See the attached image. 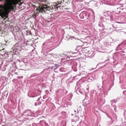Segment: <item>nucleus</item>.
Returning a JSON list of instances; mask_svg holds the SVG:
<instances>
[{
    "instance_id": "8",
    "label": "nucleus",
    "mask_w": 126,
    "mask_h": 126,
    "mask_svg": "<svg viewBox=\"0 0 126 126\" xmlns=\"http://www.w3.org/2000/svg\"><path fill=\"white\" fill-rule=\"evenodd\" d=\"M87 90H88L89 88H87Z\"/></svg>"
},
{
    "instance_id": "9",
    "label": "nucleus",
    "mask_w": 126,
    "mask_h": 126,
    "mask_svg": "<svg viewBox=\"0 0 126 126\" xmlns=\"http://www.w3.org/2000/svg\"><path fill=\"white\" fill-rule=\"evenodd\" d=\"M76 110H75V112H76Z\"/></svg>"
},
{
    "instance_id": "5",
    "label": "nucleus",
    "mask_w": 126,
    "mask_h": 126,
    "mask_svg": "<svg viewBox=\"0 0 126 126\" xmlns=\"http://www.w3.org/2000/svg\"><path fill=\"white\" fill-rule=\"evenodd\" d=\"M57 55L58 57H60L61 56V55L60 54H57Z\"/></svg>"
},
{
    "instance_id": "4",
    "label": "nucleus",
    "mask_w": 126,
    "mask_h": 126,
    "mask_svg": "<svg viewBox=\"0 0 126 126\" xmlns=\"http://www.w3.org/2000/svg\"><path fill=\"white\" fill-rule=\"evenodd\" d=\"M83 13H81L80 15V16L81 18L83 19L84 18V16L83 15Z\"/></svg>"
},
{
    "instance_id": "2",
    "label": "nucleus",
    "mask_w": 126,
    "mask_h": 126,
    "mask_svg": "<svg viewBox=\"0 0 126 126\" xmlns=\"http://www.w3.org/2000/svg\"><path fill=\"white\" fill-rule=\"evenodd\" d=\"M50 8L49 6L47 4H42L39 5L37 9V13H38L39 12L42 13L43 12H45L46 11L49 9Z\"/></svg>"
},
{
    "instance_id": "1",
    "label": "nucleus",
    "mask_w": 126,
    "mask_h": 126,
    "mask_svg": "<svg viewBox=\"0 0 126 126\" xmlns=\"http://www.w3.org/2000/svg\"><path fill=\"white\" fill-rule=\"evenodd\" d=\"M6 3L5 8L0 6V15H3L4 11L8 14L11 10L14 9V6L17 4L18 2V0H5Z\"/></svg>"
},
{
    "instance_id": "3",
    "label": "nucleus",
    "mask_w": 126,
    "mask_h": 126,
    "mask_svg": "<svg viewBox=\"0 0 126 126\" xmlns=\"http://www.w3.org/2000/svg\"><path fill=\"white\" fill-rule=\"evenodd\" d=\"M75 50H76V51L75 52H72V51H71L70 52H69L67 54H68V53H72V54H74V53H77V49H75Z\"/></svg>"
},
{
    "instance_id": "7",
    "label": "nucleus",
    "mask_w": 126,
    "mask_h": 126,
    "mask_svg": "<svg viewBox=\"0 0 126 126\" xmlns=\"http://www.w3.org/2000/svg\"><path fill=\"white\" fill-rule=\"evenodd\" d=\"M116 23H115L113 25V27L114 25V24H116Z\"/></svg>"
},
{
    "instance_id": "6",
    "label": "nucleus",
    "mask_w": 126,
    "mask_h": 126,
    "mask_svg": "<svg viewBox=\"0 0 126 126\" xmlns=\"http://www.w3.org/2000/svg\"><path fill=\"white\" fill-rule=\"evenodd\" d=\"M7 54L5 52L4 53V55H7Z\"/></svg>"
}]
</instances>
